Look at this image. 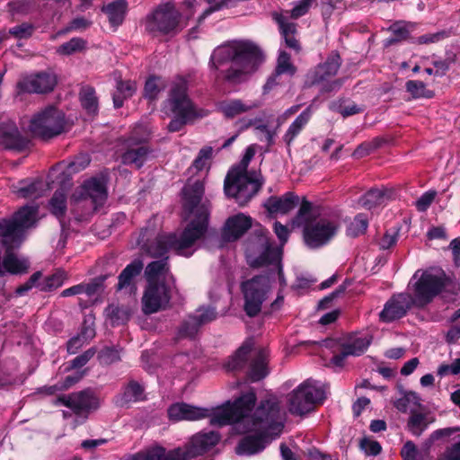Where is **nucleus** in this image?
I'll use <instances>...</instances> for the list:
<instances>
[{
    "mask_svg": "<svg viewBox=\"0 0 460 460\" xmlns=\"http://www.w3.org/2000/svg\"><path fill=\"white\" fill-rule=\"evenodd\" d=\"M256 394L249 391L235 401L226 402L216 409L177 402L168 409L170 420H199L209 418L213 426L234 425L237 433H253L243 438L236 447L238 455L251 456L262 451L284 428V416L275 397L262 401L254 410Z\"/></svg>",
    "mask_w": 460,
    "mask_h": 460,
    "instance_id": "obj_1",
    "label": "nucleus"
},
{
    "mask_svg": "<svg viewBox=\"0 0 460 460\" xmlns=\"http://www.w3.org/2000/svg\"><path fill=\"white\" fill-rule=\"evenodd\" d=\"M212 148H202L188 172L190 174L182 190L184 218L188 224L179 233L157 235L149 244L145 243L147 231L141 234L139 245L152 257H163L169 250L178 255L190 257L198 248V242L204 236L208 225L209 208L202 200L204 180L209 170Z\"/></svg>",
    "mask_w": 460,
    "mask_h": 460,
    "instance_id": "obj_2",
    "label": "nucleus"
},
{
    "mask_svg": "<svg viewBox=\"0 0 460 460\" xmlns=\"http://www.w3.org/2000/svg\"><path fill=\"white\" fill-rule=\"evenodd\" d=\"M245 254L251 266L270 267V273L255 276L241 285L244 311L249 316H254L259 314L262 304L268 299L277 279L280 287L286 286L281 267L282 250L272 245L269 232L260 226L247 241Z\"/></svg>",
    "mask_w": 460,
    "mask_h": 460,
    "instance_id": "obj_3",
    "label": "nucleus"
},
{
    "mask_svg": "<svg viewBox=\"0 0 460 460\" xmlns=\"http://www.w3.org/2000/svg\"><path fill=\"white\" fill-rule=\"evenodd\" d=\"M263 61L261 49L252 41L234 40L217 46L210 57V67L231 83L243 82Z\"/></svg>",
    "mask_w": 460,
    "mask_h": 460,
    "instance_id": "obj_4",
    "label": "nucleus"
},
{
    "mask_svg": "<svg viewBox=\"0 0 460 460\" xmlns=\"http://www.w3.org/2000/svg\"><path fill=\"white\" fill-rule=\"evenodd\" d=\"M292 225L303 229L304 241L310 248H319L329 243L339 228L335 218L320 215L313 204L306 200L301 203Z\"/></svg>",
    "mask_w": 460,
    "mask_h": 460,
    "instance_id": "obj_5",
    "label": "nucleus"
},
{
    "mask_svg": "<svg viewBox=\"0 0 460 460\" xmlns=\"http://www.w3.org/2000/svg\"><path fill=\"white\" fill-rule=\"evenodd\" d=\"M145 274L147 287L142 298L143 311L153 314L168 305L174 288V279L169 272L166 260L149 263Z\"/></svg>",
    "mask_w": 460,
    "mask_h": 460,
    "instance_id": "obj_6",
    "label": "nucleus"
},
{
    "mask_svg": "<svg viewBox=\"0 0 460 460\" xmlns=\"http://www.w3.org/2000/svg\"><path fill=\"white\" fill-rule=\"evenodd\" d=\"M256 145L249 146L239 165L227 173L225 180V192L240 205L246 204L260 190L261 183L248 175L247 167L255 155Z\"/></svg>",
    "mask_w": 460,
    "mask_h": 460,
    "instance_id": "obj_7",
    "label": "nucleus"
},
{
    "mask_svg": "<svg viewBox=\"0 0 460 460\" xmlns=\"http://www.w3.org/2000/svg\"><path fill=\"white\" fill-rule=\"evenodd\" d=\"M449 282L450 278L441 269L418 270L408 284V290L414 305L423 307L439 295Z\"/></svg>",
    "mask_w": 460,
    "mask_h": 460,
    "instance_id": "obj_8",
    "label": "nucleus"
},
{
    "mask_svg": "<svg viewBox=\"0 0 460 460\" xmlns=\"http://www.w3.org/2000/svg\"><path fill=\"white\" fill-rule=\"evenodd\" d=\"M166 107L174 115L168 125L171 132L180 131L187 123L208 115L206 110L198 108L188 97L187 84L184 80L173 84Z\"/></svg>",
    "mask_w": 460,
    "mask_h": 460,
    "instance_id": "obj_9",
    "label": "nucleus"
},
{
    "mask_svg": "<svg viewBox=\"0 0 460 460\" xmlns=\"http://www.w3.org/2000/svg\"><path fill=\"white\" fill-rule=\"evenodd\" d=\"M371 342L367 333L346 334L338 340L330 339L323 342L322 348L330 349L333 353L331 364L333 367H342L349 356H360L363 354Z\"/></svg>",
    "mask_w": 460,
    "mask_h": 460,
    "instance_id": "obj_10",
    "label": "nucleus"
},
{
    "mask_svg": "<svg viewBox=\"0 0 460 460\" xmlns=\"http://www.w3.org/2000/svg\"><path fill=\"white\" fill-rule=\"evenodd\" d=\"M67 128L63 111L48 106L36 112L30 119L28 128L36 137L49 139L62 134Z\"/></svg>",
    "mask_w": 460,
    "mask_h": 460,
    "instance_id": "obj_11",
    "label": "nucleus"
},
{
    "mask_svg": "<svg viewBox=\"0 0 460 460\" xmlns=\"http://www.w3.org/2000/svg\"><path fill=\"white\" fill-rule=\"evenodd\" d=\"M325 399V390L318 382L307 379L299 385L288 396L291 413L303 415L314 409Z\"/></svg>",
    "mask_w": 460,
    "mask_h": 460,
    "instance_id": "obj_12",
    "label": "nucleus"
},
{
    "mask_svg": "<svg viewBox=\"0 0 460 460\" xmlns=\"http://www.w3.org/2000/svg\"><path fill=\"white\" fill-rule=\"evenodd\" d=\"M182 28L181 15L170 3L160 4L146 19V29L154 34H175Z\"/></svg>",
    "mask_w": 460,
    "mask_h": 460,
    "instance_id": "obj_13",
    "label": "nucleus"
},
{
    "mask_svg": "<svg viewBox=\"0 0 460 460\" xmlns=\"http://www.w3.org/2000/svg\"><path fill=\"white\" fill-rule=\"evenodd\" d=\"M341 66L340 56L332 53L327 60L317 66V67L308 75V79L312 84H320L324 92H331L341 87V82L332 77L337 74Z\"/></svg>",
    "mask_w": 460,
    "mask_h": 460,
    "instance_id": "obj_14",
    "label": "nucleus"
},
{
    "mask_svg": "<svg viewBox=\"0 0 460 460\" xmlns=\"http://www.w3.org/2000/svg\"><path fill=\"white\" fill-rule=\"evenodd\" d=\"M106 176L101 174L84 181L72 195V200L82 201L91 199L93 208L102 206L107 199Z\"/></svg>",
    "mask_w": 460,
    "mask_h": 460,
    "instance_id": "obj_15",
    "label": "nucleus"
},
{
    "mask_svg": "<svg viewBox=\"0 0 460 460\" xmlns=\"http://www.w3.org/2000/svg\"><path fill=\"white\" fill-rule=\"evenodd\" d=\"M58 402L67 407L72 413L85 419L89 411L98 406L97 399L90 391H81L58 398Z\"/></svg>",
    "mask_w": 460,
    "mask_h": 460,
    "instance_id": "obj_16",
    "label": "nucleus"
},
{
    "mask_svg": "<svg viewBox=\"0 0 460 460\" xmlns=\"http://www.w3.org/2000/svg\"><path fill=\"white\" fill-rule=\"evenodd\" d=\"M57 84V77L51 73H39L22 77L17 84L22 92L45 93L51 92Z\"/></svg>",
    "mask_w": 460,
    "mask_h": 460,
    "instance_id": "obj_17",
    "label": "nucleus"
},
{
    "mask_svg": "<svg viewBox=\"0 0 460 460\" xmlns=\"http://www.w3.org/2000/svg\"><path fill=\"white\" fill-rule=\"evenodd\" d=\"M412 305H414V303L410 294L400 293L394 295L385 303L379 314L380 320L385 323L397 320L402 317Z\"/></svg>",
    "mask_w": 460,
    "mask_h": 460,
    "instance_id": "obj_18",
    "label": "nucleus"
},
{
    "mask_svg": "<svg viewBox=\"0 0 460 460\" xmlns=\"http://www.w3.org/2000/svg\"><path fill=\"white\" fill-rule=\"evenodd\" d=\"M219 439L220 436L217 432H200L194 435L190 443L181 448L186 452L187 460H190L212 448L218 443Z\"/></svg>",
    "mask_w": 460,
    "mask_h": 460,
    "instance_id": "obj_19",
    "label": "nucleus"
},
{
    "mask_svg": "<svg viewBox=\"0 0 460 460\" xmlns=\"http://www.w3.org/2000/svg\"><path fill=\"white\" fill-rule=\"evenodd\" d=\"M130 460H187L186 452L181 447L166 450L161 446L147 447L129 458Z\"/></svg>",
    "mask_w": 460,
    "mask_h": 460,
    "instance_id": "obj_20",
    "label": "nucleus"
},
{
    "mask_svg": "<svg viewBox=\"0 0 460 460\" xmlns=\"http://www.w3.org/2000/svg\"><path fill=\"white\" fill-rule=\"evenodd\" d=\"M217 313L215 309L199 308L194 315L190 316L189 320L183 323L180 330L181 337H194L200 325L209 323L216 319Z\"/></svg>",
    "mask_w": 460,
    "mask_h": 460,
    "instance_id": "obj_21",
    "label": "nucleus"
},
{
    "mask_svg": "<svg viewBox=\"0 0 460 460\" xmlns=\"http://www.w3.org/2000/svg\"><path fill=\"white\" fill-rule=\"evenodd\" d=\"M272 17L279 27L280 33L285 40L287 46L298 51L300 49L299 43L296 39V23L288 21V11L281 13H273Z\"/></svg>",
    "mask_w": 460,
    "mask_h": 460,
    "instance_id": "obj_22",
    "label": "nucleus"
},
{
    "mask_svg": "<svg viewBox=\"0 0 460 460\" xmlns=\"http://www.w3.org/2000/svg\"><path fill=\"white\" fill-rule=\"evenodd\" d=\"M26 139L21 136L13 122L0 126V146L5 149H22L26 146Z\"/></svg>",
    "mask_w": 460,
    "mask_h": 460,
    "instance_id": "obj_23",
    "label": "nucleus"
},
{
    "mask_svg": "<svg viewBox=\"0 0 460 460\" xmlns=\"http://www.w3.org/2000/svg\"><path fill=\"white\" fill-rule=\"evenodd\" d=\"M252 218L243 213L227 219L224 227V237L227 241H234L243 235L251 226Z\"/></svg>",
    "mask_w": 460,
    "mask_h": 460,
    "instance_id": "obj_24",
    "label": "nucleus"
},
{
    "mask_svg": "<svg viewBox=\"0 0 460 460\" xmlns=\"http://www.w3.org/2000/svg\"><path fill=\"white\" fill-rule=\"evenodd\" d=\"M295 73L296 67L290 61V56L285 51H280L278 58L275 74L273 75V76L269 78V80L265 84L264 93L269 92L276 84H278L279 83V77L282 75H287L289 77H291Z\"/></svg>",
    "mask_w": 460,
    "mask_h": 460,
    "instance_id": "obj_25",
    "label": "nucleus"
},
{
    "mask_svg": "<svg viewBox=\"0 0 460 460\" xmlns=\"http://www.w3.org/2000/svg\"><path fill=\"white\" fill-rule=\"evenodd\" d=\"M297 204L298 197L288 192L282 197L270 198L265 203V208L270 214H285L295 208Z\"/></svg>",
    "mask_w": 460,
    "mask_h": 460,
    "instance_id": "obj_26",
    "label": "nucleus"
},
{
    "mask_svg": "<svg viewBox=\"0 0 460 460\" xmlns=\"http://www.w3.org/2000/svg\"><path fill=\"white\" fill-rule=\"evenodd\" d=\"M259 106L260 102L256 101L244 102L241 100L234 99L220 102L219 110L225 117L234 118Z\"/></svg>",
    "mask_w": 460,
    "mask_h": 460,
    "instance_id": "obj_27",
    "label": "nucleus"
},
{
    "mask_svg": "<svg viewBox=\"0 0 460 460\" xmlns=\"http://www.w3.org/2000/svg\"><path fill=\"white\" fill-rule=\"evenodd\" d=\"M434 421L432 414L418 410L410 415L407 429L413 436L420 437Z\"/></svg>",
    "mask_w": 460,
    "mask_h": 460,
    "instance_id": "obj_28",
    "label": "nucleus"
},
{
    "mask_svg": "<svg viewBox=\"0 0 460 460\" xmlns=\"http://www.w3.org/2000/svg\"><path fill=\"white\" fill-rule=\"evenodd\" d=\"M237 126L240 130H245L251 127L254 128L256 131V134L258 136V138L261 141H267L268 143H271L273 137H274V131H272L268 124L264 123L261 119L254 118V119H240L237 122Z\"/></svg>",
    "mask_w": 460,
    "mask_h": 460,
    "instance_id": "obj_29",
    "label": "nucleus"
},
{
    "mask_svg": "<svg viewBox=\"0 0 460 460\" xmlns=\"http://www.w3.org/2000/svg\"><path fill=\"white\" fill-rule=\"evenodd\" d=\"M60 188L57 190L49 201V207L52 214L57 217H61L65 215L66 208V192L70 186L69 180L60 179Z\"/></svg>",
    "mask_w": 460,
    "mask_h": 460,
    "instance_id": "obj_30",
    "label": "nucleus"
},
{
    "mask_svg": "<svg viewBox=\"0 0 460 460\" xmlns=\"http://www.w3.org/2000/svg\"><path fill=\"white\" fill-rule=\"evenodd\" d=\"M44 183L39 180H24L13 187V192L19 198L36 199L41 196Z\"/></svg>",
    "mask_w": 460,
    "mask_h": 460,
    "instance_id": "obj_31",
    "label": "nucleus"
},
{
    "mask_svg": "<svg viewBox=\"0 0 460 460\" xmlns=\"http://www.w3.org/2000/svg\"><path fill=\"white\" fill-rule=\"evenodd\" d=\"M268 351L261 349L254 352V358L251 364L249 376L252 381H259L264 378L269 371L267 368Z\"/></svg>",
    "mask_w": 460,
    "mask_h": 460,
    "instance_id": "obj_32",
    "label": "nucleus"
},
{
    "mask_svg": "<svg viewBox=\"0 0 460 460\" xmlns=\"http://www.w3.org/2000/svg\"><path fill=\"white\" fill-rule=\"evenodd\" d=\"M253 346V341L251 340L246 341L238 349L237 351L229 358V359L225 364V367L228 371H234L238 368L243 367L244 365L248 355L252 352V349Z\"/></svg>",
    "mask_w": 460,
    "mask_h": 460,
    "instance_id": "obj_33",
    "label": "nucleus"
},
{
    "mask_svg": "<svg viewBox=\"0 0 460 460\" xmlns=\"http://www.w3.org/2000/svg\"><path fill=\"white\" fill-rule=\"evenodd\" d=\"M127 6L128 4L126 0H116L103 6L102 11L107 13L111 25L119 26L124 20Z\"/></svg>",
    "mask_w": 460,
    "mask_h": 460,
    "instance_id": "obj_34",
    "label": "nucleus"
},
{
    "mask_svg": "<svg viewBox=\"0 0 460 460\" xmlns=\"http://www.w3.org/2000/svg\"><path fill=\"white\" fill-rule=\"evenodd\" d=\"M312 107L309 106L306 108L289 126L287 130L284 140L288 145L295 139V137L300 133V131L304 128V127L308 123L311 116H312Z\"/></svg>",
    "mask_w": 460,
    "mask_h": 460,
    "instance_id": "obj_35",
    "label": "nucleus"
},
{
    "mask_svg": "<svg viewBox=\"0 0 460 460\" xmlns=\"http://www.w3.org/2000/svg\"><path fill=\"white\" fill-rule=\"evenodd\" d=\"M420 398L415 392H405L403 395L394 402V407L402 412L411 414L420 407Z\"/></svg>",
    "mask_w": 460,
    "mask_h": 460,
    "instance_id": "obj_36",
    "label": "nucleus"
},
{
    "mask_svg": "<svg viewBox=\"0 0 460 460\" xmlns=\"http://www.w3.org/2000/svg\"><path fill=\"white\" fill-rule=\"evenodd\" d=\"M144 388L137 382H130L118 399L117 402L123 406L131 402H137L144 399Z\"/></svg>",
    "mask_w": 460,
    "mask_h": 460,
    "instance_id": "obj_37",
    "label": "nucleus"
},
{
    "mask_svg": "<svg viewBox=\"0 0 460 460\" xmlns=\"http://www.w3.org/2000/svg\"><path fill=\"white\" fill-rule=\"evenodd\" d=\"M136 83L133 81H119L117 90L113 94V103L116 108L123 105V101L134 93L136 91Z\"/></svg>",
    "mask_w": 460,
    "mask_h": 460,
    "instance_id": "obj_38",
    "label": "nucleus"
},
{
    "mask_svg": "<svg viewBox=\"0 0 460 460\" xmlns=\"http://www.w3.org/2000/svg\"><path fill=\"white\" fill-rule=\"evenodd\" d=\"M143 269V263L139 260H136L128 264L119 277L118 288L122 289L130 285L134 277L138 275Z\"/></svg>",
    "mask_w": 460,
    "mask_h": 460,
    "instance_id": "obj_39",
    "label": "nucleus"
},
{
    "mask_svg": "<svg viewBox=\"0 0 460 460\" xmlns=\"http://www.w3.org/2000/svg\"><path fill=\"white\" fill-rule=\"evenodd\" d=\"M414 24L406 22H397L390 27L393 37L386 40L385 45H391L396 41L405 40L413 31Z\"/></svg>",
    "mask_w": 460,
    "mask_h": 460,
    "instance_id": "obj_40",
    "label": "nucleus"
},
{
    "mask_svg": "<svg viewBox=\"0 0 460 460\" xmlns=\"http://www.w3.org/2000/svg\"><path fill=\"white\" fill-rule=\"evenodd\" d=\"M460 430L458 428H444L434 430L430 435L424 440L423 447L427 454H429L430 448L439 441H445L454 432Z\"/></svg>",
    "mask_w": 460,
    "mask_h": 460,
    "instance_id": "obj_41",
    "label": "nucleus"
},
{
    "mask_svg": "<svg viewBox=\"0 0 460 460\" xmlns=\"http://www.w3.org/2000/svg\"><path fill=\"white\" fill-rule=\"evenodd\" d=\"M147 149L145 146L131 148L122 155V162L126 164H133L140 168L146 157Z\"/></svg>",
    "mask_w": 460,
    "mask_h": 460,
    "instance_id": "obj_42",
    "label": "nucleus"
},
{
    "mask_svg": "<svg viewBox=\"0 0 460 460\" xmlns=\"http://www.w3.org/2000/svg\"><path fill=\"white\" fill-rule=\"evenodd\" d=\"M80 101L89 114H95L98 111V102L95 91L90 86H84L80 92Z\"/></svg>",
    "mask_w": 460,
    "mask_h": 460,
    "instance_id": "obj_43",
    "label": "nucleus"
},
{
    "mask_svg": "<svg viewBox=\"0 0 460 460\" xmlns=\"http://www.w3.org/2000/svg\"><path fill=\"white\" fill-rule=\"evenodd\" d=\"M387 199L385 191L378 189H373L367 191L361 199L360 203L363 207L370 209L383 204Z\"/></svg>",
    "mask_w": 460,
    "mask_h": 460,
    "instance_id": "obj_44",
    "label": "nucleus"
},
{
    "mask_svg": "<svg viewBox=\"0 0 460 460\" xmlns=\"http://www.w3.org/2000/svg\"><path fill=\"white\" fill-rule=\"evenodd\" d=\"M429 455L423 447L419 449L412 441L405 442L401 449L403 460H424Z\"/></svg>",
    "mask_w": 460,
    "mask_h": 460,
    "instance_id": "obj_45",
    "label": "nucleus"
},
{
    "mask_svg": "<svg viewBox=\"0 0 460 460\" xmlns=\"http://www.w3.org/2000/svg\"><path fill=\"white\" fill-rule=\"evenodd\" d=\"M90 163V158L87 155H81L74 161L69 163L66 170L62 172V179L69 180L67 177L73 173H76L84 170Z\"/></svg>",
    "mask_w": 460,
    "mask_h": 460,
    "instance_id": "obj_46",
    "label": "nucleus"
},
{
    "mask_svg": "<svg viewBox=\"0 0 460 460\" xmlns=\"http://www.w3.org/2000/svg\"><path fill=\"white\" fill-rule=\"evenodd\" d=\"M367 225V217L363 214H359L350 222L347 228V233L349 236H358L366 232Z\"/></svg>",
    "mask_w": 460,
    "mask_h": 460,
    "instance_id": "obj_47",
    "label": "nucleus"
},
{
    "mask_svg": "<svg viewBox=\"0 0 460 460\" xmlns=\"http://www.w3.org/2000/svg\"><path fill=\"white\" fill-rule=\"evenodd\" d=\"M86 42L81 38H73L69 41L60 45L57 52L60 55H72L85 49Z\"/></svg>",
    "mask_w": 460,
    "mask_h": 460,
    "instance_id": "obj_48",
    "label": "nucleus"
},
{
    "mask_svg": "<svg viewBox=\"0 0 460 460\" xmlns=\"http://www.w3.org/2000/svg\"><path fill=\"white\" fill-rule=\"evenodd\" d=\"M34 31V26L31 23L23 22L22 24L13 26L9 29V36L17 39L23 40L30 38Z\"/></svg>",
    "mask_w": 460,
    "mask_h": 460,
    "instance_id": "obj_49",
    "label": "nucleus"
},
{
    "mask_svg": "<svg viewBox=\"0 0 460 460\" xmlns=\"http://www.w3.org/2000/svg\"><path fill=\"white\" fill-rule=\"evenodd\" d=\"M66 278V276L64 271L58 270L51 276H49L48 278H46L44 286L42 287V289H44V290L56 289L58 288H59L60 286H62Z\"/></svg>",
    "mask_w": 460,
    "mask_h": 460,
    "instance_id": "obj_50",
    "label": "nucleus"
},
{
    "mask_svg": "<svg viewBox=\"0 0 460 460\" xmlns=\"http://www.w3.org/2000/svg\"><path fill=\"white\" fill-rule=\"evenodd\" d=\"M162 88L163 85L159 83V78L155 76L149 77L145 84V96L150 100H154Z\"/></svg>",
    "mask_w": 460,
    "mask_h": 460,
    "instance_id": "obj_51",
    "label": "nucleus"
},
{
    "mask_svg": "<svg viewBox=\"0 0 460 460\" xmlns=\"http://www.w3.org/2000/svg\"><path fill=\"white\" fill-rule=\"evenodd\" d=\"M314 1L315 0H299L296 2L292 10L288 12V17L290 16L293 19H297L305 15L307 13Z\"/></svg>",
    "mask_w": 460,
    "mask_h": 460,
    "instance_id": "obj_52",
    "label": "nucleus"
},
{
    "mask_svg": "<svg viewBox=\"0 0 460 460\" xmlns=\"http://www.w3.org/2000/svg\"><path fill=\"white\" fill-rule=\"evenodd\" d=\"M108 312L113 324H119L128 320L130 312L128 309L110 306Z\"/></svg>",
    "mask_w": 460,
    "mask_h": 460,
    "instance_id": "obj_53",
    "label": "nucleus"
},
{
    "mask_svg": "<svg viewBox=\"0 0 460 460\" xmlns=\"http://www.w3.org/2000/svg\"><path fill=\"white\" fill-rule=\"evenodd\" d=\"M437 460H460V440L446 447Z\"/></svg>",
    "mask_w": 460,
    "mask_h": 460,
    "instance_id": "obj_54",
    "label": "nucleus"
},
{
    "mask_svg": "<svg viewBox=\"0 0 460 460\" xmlns=\"http://www.w3.org/2000/svg\"><path fill=\"white\" fill-rule=\"evenodd\" d=\"M360 448L368 456H376L381 452V446L377 441L363 438L360 441Z\"/></svg>",
    "mask_w": 460,
    "mask_h": 460,
    "instance_id": "obj_55",
    "label": "nucleus"
},
{
    "mask_svg": "<svg viewBox=\"0 0 460 460\" xmlns=\"http://www.w3.org/2000/svg\"><path fill=\"white\" fill-rule=\"evenodd\" d=\"M83 375L81 373H76L75 375L67 376L65 379V381L59 385H53L48 388L49 394H53L57 390H66L70 388L72 385H74L75 383H77L81 378Z\"/></svg>",
    "mask_w": 460,
    "mask_h": 460,
    "instance_id": "obj_56",
    "label": "nucleus"
},
{
    "mask_svg": "<svg viewBox=\"0 0 460 460\" xmlns=\"http://www.w3.org/2000/svg\"><path fill=\"white\" fill-rule=\"evenodd\" d=\"M407 91L414 97L420 98L426 95L425 85L420 81H409L406 84Z\"/></svg>",
    "mask_w": 460,
    "mask_h": 460,
    "instance_id": "obj_57",
    "label": "nucleus"
},
{
    "mask_svg": "<svg viewBox=\"0 0 460 460\" xmlns=\"http://www.w3.org/2000/svg\"><path fill=\"white\" fill-rule=\"evenodd\" d=\"M91 25V22L86 20L84 17H77L71 21L69 25L63 31L59 32V34L66 33L72 31H81L85 30Z\"/></svg>",
    "mask_w": 460,
    "mask_h": 460,
    "instance_id": "obj_58",
    "label": "nucleus"
},
{
    "mask_svg": "<svg viewBox=\"0 0 460 460\" xmlns=\"http://www.w3.org/2000/svg\"><path fill=\"white\" fill-rule=\"evenodd\" d=\"M436 197V191H427L420 197L415 202L416 208L419 211H425L433 202Z\"/></svg>",
    "mask_w": 460,
    "mask_h": 460,
    "instance_id": "obj_59",
    "label": "nucleus"
},
{
    "mask_svg": "<svg viewBox=\"0 0 460 460\" xmlns=\"http://www.w3.org/2000/svg\"><path fill=\"white\" fill-rule=\"evenodd\" d=\"M378 145L379 144H378L377 140L362 143L354 151L353 156H355L357 158L363 157V156L368 155L374 149H376L378 146Z\"/></svg>",
    "mask_w": 460,
    "mask_h": 460,
    "instance_id": "obj_60",
    "label": "nucleus"
},
{
    "mask_svg": "<svg viewBox=\"0 0 460 460\" xmlns=\"http://www.w3.org/2000/svg\"><path fill=\"white\" fill-rule=\"evenodd\" d=\"M100 358L105 364H111L119 359V353L112 348H105L100 353Z\"/></svg>",
    "mask_w": 460,
    "mask_h": 460,
    "instance_id": "obj_61",
    "label": "nucleus"
},
{
    "mask_svg": "<svg viewBox=\"0 0 460 460\" xmlns=\"http://www.w3.org/2000/svg\"><path fill=\"white\" fill-rule=\"evenodd\" d=\"M148 136L149 131L147 128L143 125H138L133 129L130 139L136 143H140L146 140Z\"/></svg>",
    "mask_w": 460,
    "mask_h": 460,
    "instance_id": "obj_62",
    "label": "nucleus"
},
{
    "mask_svg": "<svg viewBox=\"0 0 460 460\" xmlns=\"http://www.w3.org/2000/svg\"><path fill=\"white\" fill-rule=\"evenodd\" d=\"M94 353L95 351L93 349L86 350L84 354L72 360L71 367L77 368L84 366L93 357Z\"/></svg>",
    "mask_w": 460,
    "mask_h": 460,
    "instance_id": "obj_63",
    "label": "nucleus"
},
{
    "mask_svg": "<svg viewBox=\"0 0 460 460\" xmlns=\"http://www.w3.org/2000/svg\"><path fill=\"white\" fill-rule=\"evenodd\" d=\"M397 236L398 234L395 232H386L379 241L380 248L385 250L394 245L397 242Z\"/></svg>",
    "mask_w": 460,
    "mask_h": 460,
    "instance_id": "obj_64",
    "label": "nucleus"
}]
</instances>
